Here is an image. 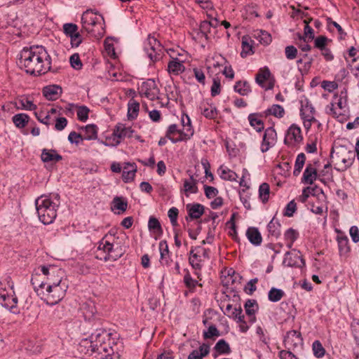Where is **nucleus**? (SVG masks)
Wrapping results in <instances>:
<instances>
[{
    "label": "nucleus",
    "instance_id": "nucleus-13",
    "mask_svg": "<svg viewBox=\"0 0 359 359\" xmlns=\"http://www.w3.org/2000/svg\"><path fill=\"white\" fill-rule=\"evenodd\" d=\"M283 264L288 267L303 268L305 266V261L300 251L292 250L285 254Z\"/></svg>",
    "mask_w": 359,
    "mask_h": 359
},
{
    "label": "nucleus",
    "instance_id": "nucleus-23",
    "mask_svg": "<svg viewBox=\"0 0 359 359\" xmlns=\"http://www.w3.org/2000/svg\"><path fill=\"white\" fill-rule=\"evenodd\" d=\"M301 108H300V116L302 121L310 117L311 116L315 115L316 110L311 104V102L307 99L301 100Z\"/></svg>",
    "mask_w": 359,
    "mask_h": 359
},
{
    "label": "nucleus",
    "instance_id": "nucleus-43",
    "mask_svg": "<svg viewBox=\"0 0 359 359\" xmlns=\"http://www.w3.org/2000/svg\"><path fill=\"white\" fill-rule=\"evenodd\" d=\"M337 241L340 255H346L350 252L348 237L346 236H337Z\"/></svg>",
    "mask_w": 359,
    "mask_h": 359
},
{
    "label": "nucleus",
    "instance_id": "nucleus-55",
    "mask_svg": "<svg viewBox=\"0 0 359 359\" xmlns=\"http://www.w3.org/2000/svg\"><path fill=\"white\" fill-rule=\"evenodd\" d=\"M296 210L297 204L294 200H292L285 206L283 212V216L288 217H292Z\"/></svg>",
    "mask_w": 359,
    "mask_h": 359
},
{
    "label": "nucleus",
    "instance_id": "nucleus-35",
    "mask_svg": "<svg viewBox=\"0 0 359 359\" xmlns=\"http://www.w3.org/2000/svg\"><path fill=\"white\" fill-rule=\"evenodd\" d=\"M263 113L264 114L265 117L273 116L278 118H281L285 116V111L281 105L272 104L270 107L263 111Z\"/></svg>",
    "mask_w": 359,
    "mask_h": 359
},
{
    "label": "nucleus",
    "instance_id": "nucleus-30",
    "mask_svg": "<svg viewBox=\"0 0 359 359\" xmlns=\"http://www.w3.org/2000/svg\"><path fill=\"white\" fill-rule=\"evenodd\" d=\"M81 311L86 320H90L97 312L95 304L92 301H88L82 304Z\"/></svg>",
    "mask_w": 359,
    "mask_h": 359
},
{
    "label": "nucleus",
    "instance_id": "nucleus-7",
    "mask_svg": "<svg viewBox=\"0 0 359 359\" xmlns=\"http://www.w3.org/2000/svg\"><path fill=\"white\" fill-rule=\"evenodd\" d=\"M123 255L121 247H114V244L108 240V235H105L98 243L96 251V258L104 262L116 261Z\"/></svg>",
    "mask_w": 359,
    "mask_h": 359
},
{
    "label": "nucleus",
    "instance_id": "nucleus-49",
    "mask_svg": "<svg viewBox=\"0 0 359 359\" xmlns=\"http://www.w3.org/2000/svg\"><path fill=\"white\" fill-rule=\"evenodd\" d=\"M181 130L178 129L177 125L171 124L169 126L167 132L166 137H168L172 142L174 140H177L180 136Z\"/></svg>",
    "mask_w": 359,
    "mask_h": 359
},
{
    "label": "nucleus",
    "instance_id": "nucleus-58",
    "mask_svg": "<svg viewBox=\"0 0 359 359\" xmlns=\"http://www.w3.org/2000/svg\"><path fill=\"white\" fill-rule=\"evenodd\" d=\"M297 49L294 46H287L285 48V54L287 60H292L295 59L297 56Z\"/></svg>",
    "mask_w": 359,
    "mask_h": 359
},
{
    "label": "nucleus",
    "instance_id": "nucleus-52",
    "mask_svg": "<svg viewBox=\"0 0 359 359\" xmlns=\"http://www.w3.org/2000/svg\"><path fill=\"white\" fill-rule=\"evenodd\" d=\"M312 350L313 355L318 358H321L325 354V349L323 346L321 342L318 340H316L312 344Z\"/></svg>",
    "mask_w": 359,
    "mask_h": 359
},
{
    "label": "nucleus",
    "instance_id": "nucleus-15",
    "mask_svg": "<svg viewBox=\"0 0 359 359\" xmlns=\"http://www.w3.org/2000/svg\"><path fill=\"white\" fill-rule=\"evenodd\" d=\"M283 343L285 347L288 350H294L303 345V338L300 332L290 330L284 337Z\"/></svg>",
    "mask_w": 359,
    "mask_h": 359
},
{
    "label": "nucleus",
    "instance_id": "nucleus-37",
    "mask_svg": "<svg viewBox=\"0 0 359 359\" xmlns=\"http://www.w3.org/2000/svg\"><path fill=\"white\" fill-rule=\"evenodd\" d=\"M218 172L219 177L226 181L236 182L238 177V175L234 171L223 165L219 167Z\"/></svg>",
    "mask_w": 359,
    "mask_h": 359
},
{
    "label": "nucleus",
    "instance_id": "nucleus-32",
    "mask_svg": "<svg viewBox=\"0 0 359 359\" xmlns=\"http://www.w3.org/2000/svg\"><path fill=\"white\" fill-rule=\"evenodd\" d=\"M185 67L183 65V62L180 61L178 58H172V60L168 62V71L170 74L179 75L182 73Z\"/></svg>",
    "mask_w": 359,
    "mask_h": 359
},
{
    "label": "nucleus",
    "instance_id": "nucleus-57",
    "mask_svg": "<svg viewBox=\"0 0 359 359\" xmlns=\"http://www.w3.org/2000/svg\"><path fill=\"white\" fill-rule=\"evenodd\" d=\"M90 109L86 106H80L77 110V118L79 121L85 122L88 118Z\"/></svg>",
    "mask_w": 359,
    "mask_h": 359
},
{
    "label": "nucleus",
    "instance_id": "nucleus-20",
    "mask_svg": "<svg viewBox=\"0 0 359 359\" xmlns=\"http://www.w3.org/2000/svg\"><path fill=\"white\" fill-rule=\"evenodd\" d=\"M245 313L248 316V322L250 324H253L256 321L255 313L258 310V305L256 300L248 299L244 305Z\"/></svg>",
    "mask_w": 359,
    "mask_h": 359
},
{
    "label": "nucleus",
    "instance_id": "nucleus-4",
    "mask_svg": "<svg viewBox=\"0 0 359 359\" xmlns=\"http://www.w3.org/2000/svg\"><path fill=\"white\" fill-rule=\"evenodd\" d=\"M39 220L44 224H50L57 217L59 200H52L49 196H41L35 201Z\"/></svg>",
    "mask_w": 359,
    "mask_h": 359
},
{
    "label": "nucleus",
    "instance_id": "nucleus-11",
    "mask_svg": "<svg viewBox=\"0 0 359 359\" xmlns=\"http://www.w3.org/2000/svg\"><path fill=\"white\" fill-rule=\"evenodd\" d=\"M78 26L74 23H65L62 26L64 34L70 39L72 48H77L83 41V38L78 31Z\"/></svg>",
    "mask_w": 359,
    "mask_h": 359
},
{
    "label": "nucleus",
    "instance_id": "nucleus-25",
    "mask_svg": "<svg viewBox=\"0 0 359 359\" xmlns=\"http://www.w3.org/2000/svg\"><path fill=\"white\" fill-rule=\"evenodd\" d=\"M201 114L208 119H215L218 116V110L212 103L207 102L203 104L201 107Z\"/></svg>",
    "mask_w": 359,
    "mask_h": 359
},
{
    "label": "nucleus",
    "instance_id": "nucleus-64",
    "mask_svg": "<svg viewBox=\"0 0 359 359\" xmlns=\"http://www.w3.org/2000/svg\"><path fill=\"white\" fill-rule=\"evenodd\" d=\"M211 95L215 97L218 95L221 92V84L220 81L218 79H214L212 85L211 86Z\"/></svg>",
    "mask_w": 359,
    "mask_h": 359
},
{
    "label": "nucleus",
    "instance_id": "nucleus-34",
    "mask_svg": "<svg viewBox=\"0 0 359 359\" xmlns=\"http://www.w3.org/2000/svg\"><path fill=\"white\" fill-rule=\"evenodd\" d=\"M280 228L281 225L280 222L273 217L267 225L269 236L278 238L280 236Z\"/></svg>",
    "mask_w": 359,
    "mask_h": 359
},
{
    "label": "nucleus",
    "instance_id": "nucleus-1",
    "mask_svg": "<svg viewBox=\"0 0 359 359\" xmlns=\"http://www.w3.org/2000/svg\"><path fill=\"white\" fill-rule=\"evenodd\" d=\"M41 271L46 276L42 280L41 275H32L31 283L41 299L49 305L58 304L65 296L68 285L62 280V271L53 266H42Z\"/></svg>",
    "mask_w": 359,
    "mask_h": 359
},
{
    "label": "nucleus",
    "instance_id": "nucleus-22",
    "mask_svg": "<svg viewBox=\"0 0 359 359\" xmlns=\"http://www.w3.org/2000/svg\"><path fill=\"white\" fill-rule=\"evenodd\" d=\"M189 177V179L184 180L183 189L182 190L184 192L187 197H189L191 194H196L198 192L197 180L194 177L193 175H190Z\"/></svg>",
    "mask_w": 359,
    "mask_h": 359
},
{
    "label": "nucleus",
    "instance_id": "nucleus-41",
    "mask_svg": "<svg viewBox=\"0 0 359 359\" xmlns=\"http://www.w3.org/2000/svg\"><path fill=\"white\" fill-rule=\"evenodd\" d=\"M30 118L27 114L20 113L12 117V121L18 128H24L29 123Z\"/></svg>",
    "mask_w": 359,
    "mask_h": 359
},
{
    "label": "nucleus",
    "instance_id": "nucleus-24",
    "mask_svg": "<svg viewBox=\"0 0 359 359\" xmlns=\"http://www.w3.org/2000/svg\"><path fill=\"white\" fill-rule=\"evenodd\" d=\"M137 172V165L135 163H126L123 168L122 179L124 182L128 183L134 180Z\"/></svg>",
    "mask_w": 359,
    "mask_h": 359
},
{
    "label": "nucleus",
    "instance_id": "nucleus-2",
    "mask_svg": "<svg viewBox=\"0 0 359 359\" xmlns=\"http://www.w3.org/2000/svg\"><path fill=\"white\" fill-rule=\"evenodd\" d=\"M18 65L27 74L34 76L43 75L48 72H57V69H52L51 57L42 46L24 47L20 52Z\"/></svg>",
    "mask_w": 359,
    "mask_h": 359
},
{
    "label": "nucleus",
    "instance_id": "nucleus-3",
    "mask_svg": "<svg viewBox=\"0 0 359 359\" xmlns=\"http://www.w3.org/2000/svg\"><path fill=\"white\" fill-rule=\"evenodd\" d=\"M107 336H109V334L106 330H97L96 332L91 334L90 340L87 339L83 340L80 346L81 347H88L87 353H97L98 355H100L99 359H121L117 353H108L104 356L102 355L103 352H107L108 350L107 346L104 344L105 337Z\"/></svg>",
    "mask_w": 359,
    "mask_h": 359
},
{
    "label": "nucleus",
    "instance_id": "nucleus-10",
    "mask_svg": "<svg viewBox=\"0 0 359 359\" xmlns=\"http://www.w3.org/2000/svg\"><path fill=\"white\" fill-rule=\"evenodd\" d=\"M138 90L142 97L144 96L150 100L154 101L159 98V89L154 80L148 79L142 82Z\"/></svg>",
    "mask_w": 359,
    "mask_h": 359
},
{
    "label": "nucleus",
    "instance_id": "nucleus-46",
    "mask_svg": "<svg viewBox=\"0 0 359 359\" xmlns=\"http://www.w3.org/2000/svg\"><path fill=\"white\" fill-rule=\"evenodd\" d=\"M140 109V104L134 100H130L128 103V117L133 120L137 118Z\"/></svg>",
    "mask_w": 359,
    "mask_h": 359
},
{
    "label": "nucleus",
    "instance_id": "nucleus-38",
    "mask_svg": "<svg viewBox=\"0 0 359 359\" xmlns=\"http://www.w3.org/2000/svg\"><path fill=\"white\" fill-rule=\"evenodd\" d=\"M299 233L293 228H290L284 233V239L286 242V246L287 248L291 249L294 243L299 238Z\"/></svg>",
    "mask_w": 359,
    "mask_h": 359
},
{
    "label": "nucleus",
    "instance_id": "nucleus-48",
    "mask_svg": "<svg viewBox=\"0 0 359 359\" xmlns=\"http://www.w3.org/2000/svg\"><path fill=\"white\" fill-rule=\"evenodd\" d=\"M305 161H306V156L304 153H300L297 155L296 161H295V163H294V168L293 170V175L294 176H298L300 174V172L304 165Z\"/></svg>",
    "mask_w": 359,
    "mask_h": 359
},
{
    "label": "nucleus",
    "instance_id": "nucleus-12",
    "mask_svg": "<svg viewBox=\"0 0 359 359\" xmlns=\"http://www.w3.org/2000/svg\"><path fill=\"white\" fill-rule=\"evenodd\" d=\"M271 73L267 67L260 68L256 74V83L265 90H271L274 87V79L271 81Z\"/></svg>",
    "mask_w": 359,
    "mask_h": 359
},
{
    "label": "nucleus",
    "instance_id": "nucleus-6",
    "mask_svg": "<svg viewBox=\"0 0 359 359\" xmlns=\"http://www.w3.org/2000/svg\"><path fill=\"white\" fill-rule=\"evenodd\" d=\"M330 158L332 162L337 166L339 171H345L353 163L355 158V151L348 149L345 146H336L332 149Z\"/></svg>",
    "mask_w": 359,
    "mask_h": 359
},
{
    "label": "nucleus",
    "instance_id": "nucleus-44",
    "mask_svg": "<svg viewBox=\"0 0 359 359\" xmlns=\"http://www.w3.org/2000/svg\"><path fill=\"white\" fill-rule=\"evenodd\" d=\"M97 126L95 124H89L85 126V134L83 135L86 140H92L97 139Z\"/></svg>",
    "mask_w": 359,
    "mask_h": 359
},
{
    "label": "nucleus",
    "instance_id": "nucleus-59",
    "mask_svg": "<svg viewBox=\"0 0 359 359\" xmlns=\"http://www.w3.org/2000/svg\"><path fill=\"white\" fill-rule=\"evenodd\" d=\"M69 61H70L71 66L74 69L79 70L82 68L83 65L80 60L79 54H77V53L73 54L70 57Z\"/></svg>",
    "mask_w": 359,
    "mask_h": 359
},
{
    "label": "nucleus",
    "instance_id": "nucleus-5",
    "mask_svg": "<svg viewBox=\"0 0 359 359\" xmlns=\"http://www.w3.org/2000/svg\"><path fill=\"white\" fill-rule=\"evenodd\" d=\"M104 18L101 15L93 12V10H86L81 16L82 29H84L93 36L100 38L104 34L103 27Z\"/></svg>",
    "mask_w": 359,
    "mask_h": 359
},
{
    "label": "nucleus",
    "instance_id": "nucleus-36",
    "mask_svg": "<svg viewBox=\"0 0 359 359\" xmlns=\"http://www.w3.org/2000/svg\"><path fill=\"white\" fill-rule=\"evenodd\" d=\"M12 293L10 292L5 297L0 299V304L9 310H12L15 309L18 304V298L15 296L14 291H12Z\"/></svg>",
    "mask_w": 359,
    "mask_h": 359
},
{
    "label": "nucleus",
    "instance_id": "nucleus-40",
    "mask_svg": "<svg viewBox=\"0 0 359 359\" xmlns=\"http://www.w3.org/2000/svg\"><path fill=\"white\" fill-rule=\"evenodd\" d=\"M185 272L183 282L185 286L189 289V292H194L196 290V287L197 285L202 287V284L199 283L197 280L193 279L191 276V274L188 269L184 270Z\"/></svg>",
    "mask_w": 359,
    "mask_h": 359
},
{
    "label": "nucleus",
    "instance_id": "nucleus-31",
    "mask_svg": "<svg viewBox=\"0 0 359 359\" xmlns=\"http://www.w3.org/2000/svg\"><path fill=\"white\" fill-rule=\"evenodd\" d=\"M316 177V169L311 164H308L303 174L302 182L304 184H312Z\"/></svg>",
    "mask_w": 359,
    "mask_h": 359
},
{
    "label": "nucleus",
    "instance_id": "nucleus-61",
    "mask_svg": "<svg viewBox=\"0 0 359 359\" xmlns=\"http://www.w3.org/2000/svg\"><path fill=\"white\" fill-rule=\"evenodd\" d=\"M178 209L177 208L172 207L171 208L168 212V217L170 218V222L173 226L177 225V216H178Z\"/></svg>",
    "mask_w": 359,
    "mask_h": 359
},
{
    "label": "nucleus",
    "instance_id": "nucleus-21",
    "mask_svg": "<svg viewBox=\"0 0 359 359\" xmlns=\"http://www.w3.org/2000/svg\"><path fill=\"white\" fill-rule=\"evenodd\" d=\"M187 123L184 124L182 130H181L180 136L177 140H173L172 143H177L178 142L187 141L189 140L194 135V129L191 124V120L189 117L186 115Z\"/></svg>",
    "mask_w": 359,
    "mask_h": 359
},
{
    "label": "nucleus",
    "instance_id": "nucleus-33",
    "mask_svg": "<svg viewBox=\"0 0 359 359\" xmlns=\"http://www.w3.org/2000/svg\"><path fill=\"white\" fill-rule=\"evenodd\" d=\"M210 346L207 344H203L199 346L198 350L192 351L188 355L187 359H203L210 353Z\"/></svg>",
    "mask_w": 359,
    "mask_h": 359
},
{
    "label": "nucleus",
    "instance_id": "nucleus-14",
    "mask_svg": "<svg viewBox=\"0 0 359 359\" xmlns=\"http://www.w3.org/2000/svg\"><path fill=\"white\" fill-rule=\"evenodd\" d=\"M277 133L273 127H268L264 131L260 149L262 153L268 151L277 142Z\"/></svg>",
    "mask_w": 359,
    "mask_h": 359
},
{
    "label": "nucleus",
    "instance_id": "nucleus-27",
    "mask_svg": "<svg viewBox=\"0 0 359 359\" xmlns=\"http://www.w3.org/2000/svg\"><path fill=\"white\" fill-rule=\"evenodd\" d=\"M246 236L249 241L255 246H259L262 242V237L256 227H249L246 231Z\"/></svg>",
    "mask_w": 359,
    "mask_h": 359
},
{
    "label": "nucleus",
    "instance_id": "nucleus-26",
    "mask_svg": "<svg viewBox=\"0 0 359 359\" xmlns=\"http://www.w3.org/2000/svg\"><path fill=\"white\" fill-rule=\"evenodd\" d=\"M215 353L212 354L215 358L219 355H228L231 353V349L229 344L223 339H219L214 346Z\"/></svg>",
    "mask_w": 359,
    "mask_h": 359
},
{
    "label": "nucleus",
    "instance_id": "nucleus-18",
    "mask_svg": "<svg viewBox=\"0 0 359 359\" xmlns=\"http://www.w3.org/2000/svg\"><path fill=\"white\" fill-rule=\"evenodd\" d=\"M133 133L134 130L131 127H126L125 124L121 123L116 124L113 130V135L118 139L116 140V144H118L120 143V140L125 139L126 137H131Z\"/></svg>",
    "mask_w": 359,
    "mask_h": 359
},
{
    "label": "nucleus",
    "instance_id": "nucleus-54",
    "mask_svg": "<svg viewBox=\"0 0 359 359\" xmlns=\"http://www.w3.org/2000/svg\"><path fill=\"white\" fill-rule=\"evenodd\" d=\"M203 336L205 339H211L215 337L220 336V332L215 325H211L208 327L207 330L203 332Z\"/></svg>",
    "mask_w": 359,
    "mask_h": 359
},
{
    "label": "nucleus",
    "instance_id": "nucleus-53",
    "mask_svg": "<svg viewBox=\"0 0 359 359\" xmlns=\"http://www.w3.org/2000/svg\"><path fill=\"white\" fill-rule=\"evenodd\" d=\"M114 208L123 212L126 210L128 203L122 197L116 196L113 200Z\"/></svg>",
    "mask_w": 359,
    "mask_h": 359
},
{
    "label": "nucleus",
    "instance_id": "nucleus-8",
    "mask_svg": "<svg viewBox=\"0 0 359 359\" xmlns=\"http://www.w3.org/2000/svg\"><path fill=\"white\" fill-rule=\"evenodd\" d=\"M163 47L158 39L153 35L149 34L144 42V50L152 62H156L161 58Z\"/></svg>",
    "mask_w": 359,
    "mask_h": 359
},
{
    "label": "nucleus",
    "instance_id": "nucleus-50",
    "mask_svg": "<svg viewBox=\"0 0 359 359\" xmlns=\"http://www.w3.org/2000/svg\"><path fill=\"white\" fill-rule=\"evenodd\" d=\"M19 104L20 107H18V109H25V110H35L37 107L34 102L30 100L27 97H22L19 100Z\"/></svg>",
    "mask_w": 359,
    "mask_h": 359
},
{
    "label": "nucleus",
    "instance_id": "nucleus-42",
    "mask_svg": "<svg viewBox=\"0 0 359 359\" xmlns=\"http://www.w3.org/2000/svg\"><path fill=\"white\" fill-rule=\"evenodd\" d=\"M233 89L242 96H246L251 92L250 85L247 81H236Z\"/></svg>",
    "mask_w": 359,
    "mask_h": 359
},
{
    "label": "nucleus",
    "instance_id": "nucleus-47",
    "mask_svg": "<svg viewBox=\"0 0 359 359\" xmlns=\"http://www.w3.org/2000/svg\"><path fill=\"white\" fill-rule=\"evenodd\" d=\"M148 228L150 231L161 235L163 233V229L159 221L154 217H151L148 222Z\"/></svg>",
    "mask_w": 359,
    "mask_h": 359
},
{
    "label": "nucleus",
    "instance_id": "nucleus-45",
    "mask_svg": "<svg viewBox=\"0 0 359 359\" xmlns=\"http://www.w3.org/2000/svg\"><path fill=\"white\" fill-rule=\"evenodd\" d=\"M270 194V187L268 183L264 182L259 187V198L263 203L268 202Z\"/></svg>",
    "mask_w": 359,
    "mask_h": 359
},
{
    "label": "nucleus",
    "instance_id": "nucleus-62",
    "mask_svg": "<svg viewBox=\"0 0 359 359\" xmlns=\"http://www.w3.org/2000/svg\"><path fill=\"white\" fill-rule=\"evenodd\" d=\"M68 140L72 143V144H79L81 142H82L83 140H84L83 139V136L79 133H77L75 131H72L69 134V136H68Z\"/></svg>",
    "mask_w": 359,
    "mask_h": 359
},
{
    "label": "nucleus",
    "instance_id": "nucleus-60",
    "mask_svg": "<svg viewBox=\"0 0 359 359\" xmlns=\"http://www.w3.org/2000/svg\"><path fill=\"white\" fill-rule=\"evenodd\" d=\"M328 41V39L325 36H319L317 38H316L314 44L315 47L319 50L325 49V48L327 47V42Z\"/></svg>",
    "mask_w": 359,
    "mask_h": 359
},
{
    "label": "nucleus",
    "instance_id": "nucleus-51",
    "mask_svg": "<svg viewBox=\"0 0 359 359\" xmlns=\"http://www.w3.org/2000/svg\"><path fill=\"white\" fill-rule=\"evenodd\" d=\"M284 296V292L278 288L272 287L268 294V298L269 301L272 302H277L280 301Z\"/></svg>",
    "mask_w": 359,
    "mask_h": 359
},
{
    "label": "nucleus",
    "instance_id": "nucleus-56",
    "mask_svg": "<svg viewBox=\"0 0 359 359\" xmlns=\"http://www.w3.org/2000/svg\"><path fill=\"white\" fill-rule=\"evenodd\" d=\"M242 49L241 53L242 57H245L250 52L253 53L252 46L248 43V39L245 36H243L242 39Z\"/></svg>",
    "mask_w": 359,
    "mask_h": 359
},
{
    "label": "nucleus",
    "instance_id": "nucleus-17",
    "mask_svg": "<svg viewBox=\"0 0 359 359\" xmlns=\"http://www.w3.org/2000/svg\"><path fill=\"white\" fill-rule=\"evenodd\" d=\"M263 118H266L263 112L252 113L248 116L250 126L258 133L264 130Z\"/></svg>",
    "mask_w": 359,
    "mask_h": 359
},
{
    "label": "nucleus",
    "instance_id": "nucleus-63",
    "mask_svg": "<svg viewBox=\"0 0 359 359\" xmlns=\"http://www.w3.org/2000/svg\"><path fill=\"white\" fill-rule=\"evenodd\" d=\"M257 278L251 279L248 282L247 285L244 287V291L248 294H252L257 289L256 283H257Z\"/></svg>",
    "mask_w": 359,
    "mask_h": 359
},
{
    "label": "nucleus",
    "instance_id": "nucleus-29",
    "mask_svg": "<svg viewBox=\"0 0 359 359\" xmlns=\"http://www.w3.org/2000/svg\"><path fill=\"white\" fill-rule=\"evenodd\" d=\"M41 158L44 163L50 161L58 162L62 159V156L54 149H43L41 152Z\"/></svg>",
    "mask_w": 359,
    "mask_h": 359
},
{
    "label": "nucleus",
    "instance_id": "nucleus-9",
    "mask_svg": "<svg viewBox=\"0 0 359 359\" xmlns=\"http://www.w3.org/2000/svg\"><path fill=\"white\" fill-rule=\"evenodd\" d=\"M304 137L301 128L298 125L293 123L286 131L284 143L289 147H297L302 143Z\"/></svg>",
    "mask_w": 359,
    "mask_h": 359
},
{
    "label": "nucleus",
    "instance_id": "nucleus-28",
    "mask_svg": "<svg viewBox=\"0 0 359 359\" xmlns=\"http://www.w3.org/2000/svg\"><path fill=\"white\" fill-rule=\"evenodd\" d=\"M187 210L189 216L192 219H199L204 213V206L200 203H193L187 205Z\"/></svg>",
    "mask_w": 359,
    "mask_h": 359
},
{
    "label": "nucleus",
    "instance_id": "nucleus-19",
    "mask_svg": "<svg viewBox=\"0 0 359 359\" xmlns=\"http://www.w3.org/2000/svg\"><path fill=\"white\" fill-rule=\"evenodd\" d=\"M62 93V88L57 85H49L43 88V95L48 100L55 101L59 98Z\"/></svg>",
    "mask_w": 359,
    "mask_h": 359
},
{
    "label": "nucleus",
    "instance_id": "nucleus-39",
    "mask_svg": "<svg viewBox=\"0 0 359 359\" xmlns=\"http://www.w3.org/2000/svg\"><path fill=\"white\" fill-rule=\"evenodd\" d=\"M13 284L11 282V278L7 276L4 280H0V299L5 297L13 291Z\"/></svg>",
    "mask_w": 359,
    "mask_h": 359
},
{
    "label": "nucleus",
    "instance_id": "nucleus-16",
    "mask_svg": "<svg viewBox=\"0 0 359 359\" xmlns=\"http://www.w3.org/2000/svg\"><path fill=\"white\" fill-rule=\"evenodd\" d=\"M202 256L196 247H191L189 252V263L195 270L194 274L199 277L200 271L202 269L203 264Z\"/></svg>",
    "mask_w": 359,
    "mask_h": 359
}]
</instances>
